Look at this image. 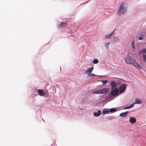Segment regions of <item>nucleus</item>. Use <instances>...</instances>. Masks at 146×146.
Masks as SVG:
<instances>
[{
    "instance_id": "obj_1",
    "label": "nucleus",
    "mask_w": 146,
    "mask_h": 146,
    "mask_svg": "<svg viewBox=\"0 0 146 146\" xmlns=\"http://www.w3.org/2000/svg\"><path fill=\"white\" fill-rule=\"evenodd\" d=\"M127 11L126 8L124 6L123 3L121 4L119 8L117 11V14L120 15L124 14Z\"/></svg>"
},
{
    "instance_id": "obj_2",
    "label": "nucleus",
    "mask_w": 146,
    "mask_h": 146,
    "mask_svg": "<svg viewBox=\"0 0 146 146\" xmlns=\"http://www.w3.org/2000/svg\"><path fill=\"white\" fill-rule=\"evenodd\" d=\"M108 91V89H107L105 88L93 92L92 93L94 94H104L106 93Z\"/></svg>"
},
{
    "instance_id": "obj_3",
    "label": "nucleus",
    "mask_w": 146,
    "mask_h": 146,
    "mask_svg": "<svg viewBox=\"0 0 146 146\" xmlns=\"http://www.w3.org/2000/svg\"><path fill=\"white\" fill-rule=\"evenodd\" d=\"M127 56V58L125 57V60L127 64H131L134 60H133V58L130 56V54H128Z\"/></svg>"
},
{
    "instance_id": "obj_4",
    "label": "nucleus",
    "mask_w": 146,
    "mask_h": 146,
    "mask_svg": "<svg viewBox=\"0 0 146 146\" xmlns=\"http://www.w3.org/2000/svg\"><path fill=\"white\" fill-rule=\"evenodd\" d=\"M118 89L117 88L111 89V96L113 97L117 95L118 92Z\"/></svg>"
},
{
    "instance_id": "obj_5",
    "label": "nucleus",
    "mask_w": 146,
    "mask_h": 146,
    "mask_svg": "<svg viewBox=\"0 0 146 146\" xmlns=\"http://www.w3.org/2000/svg\"><path fill=\"white\" fill-rule=\"evenodd\" d=\"M126 88V86L125 84H121L119 87V91L121 93H122L124 92Z\"/></svg>"
},
{
    "instance_id": "obj_6",
    "label": "nucleus",
    "mask_w": 146,
    "mask_h": 146,
    "mask_svg": "<svg viewBox=\"0 0 146 146\" xmlns=\"http://www.w3.org/2000/svg\"><path fill=\"white\" fill-rule=\"evenodd\" d=\"M93 69V67L88 68L85 71V73L88 74V76H90V73L92 72Z\"/></svg>"
},
{
    "instance_id": "obj_7",
    "label": "nucleus",
    "mask_w": 146,
    "mask_h": 146,
    "mask_svg": "<svg viewBox=\"0 0 146 146\" xmlns=\"http://www.w3.org/2000/svg\"><path fill=\"white\" fill-rule=\"evenodd\" d=\"M131 64H133L134 66L137 67L140 69H141V66L139 65L135 60H134L132 62Z\"/></svg>"
},
{
    "instance_id": "obj_8",
    "label": "nucleus",
    "mask_w": 146,
    "mask_h": 146,
    "mask_svg": "<svg viewBox=\"0 0 146 146\" xmlns=\"http://www.w3.org/2000/svg\"><path fill=\"white\" fill-rule=\"evenodd\" d=\"M110 84L111 86V89H114L116 87L117 84L114 81H111Z\"/></svg>"
},
{
    "instance_id": "obj_9",
    "label": "nucleus",
    "mask_w": 146,
    "mask_h": 146,
    "mask_svg": "<svg viewBox=\"0 0 146 146\" xmlns=\"http://www.w3.org/2000/svg\"><path fill=\"white\" fill-rule=\"evenodd\" d=\"M67 25L66 23L62 22L60 23L59 27L60 28H62L66 26Z\"/></svg>"
},
{
    "instance_id": "obj_10",
    "label": "nucleus",
    "mask_w": 146,
    "mask_h": 146,
    "mask_svg": "<svg viewBox=\"0 0 146 146\" xmlns=\"http://www.w3.org/2000/svg\"><path fill=\"white\" fill-rule=\"evenodd\" d=\"M129 122L132 124L136 122V119L133 117H130L129 120Z\"/></svg>"
},
{
    "instance_id": "obj_11",
    "label": "nucleus",
    "mask_w": 146,
    "mask_h": 146,
    "mask_svg": "<svg viewBox=\"0 0 146 146\" xmlns=\"http://www.w3.org/2000/svg\"><path fill=\"white\" fill-rule=\"evenodd\" d=\"M129 112L126 111L121 113L119 115V116L121 117H124L128 114Z\"/></svg>"
},
{
    "instance_id": "obj_12",
    "label": "nucleus",
    "mask_w": 146,
    "mask_h": 146,
    "mask_svg": "<svg viewBox=\"0 0 146 146\" xmlns=\"http://www.w3.org/2000/svg\"><path fill=\"white\" fill-rule=\"evenodd\" d=\"M101 114V111L100 110H98L97 112H94V115L95 117H98L100 116Z\"/></svg>"
},
{
    "instance_id": "obj_13",
    "label": "nucleus",
    "mask_w": 146,
    "mask_h": 146,
    "mask_svg": "<svg viewBox=\"0 0 146 146\" xmlns=\"http://www.w3.org/2000/svg\"><path fill=\"white\" fill-rule=\"evenodd\" d=\"M38 93L39 94L40 96H43L44 95V92L41 89H39L38 90Z\"/></svg>"
},
{
    "instance_id": "obj_14",
    "label": "nucleus",
    "mask_w": 146,
    "mask_h": 146,
    "mask_svg": "<svg viewBox=\"0 0 146 146\" xmlns=\"http://www.w3.org/2000/svg\"><path fill=\"white\" fill-rule=\"evenodd\" d=\"M114 30L113 31V32L112 33H110V34H109V35H106L105 36V38L106 39L110 38L111 37V36L112 35L113 33L114 34Z\"/></svg>"
},
{
    "instance_id": "obj_15",
    "label": "nucleus",
    "mask_w": 146,
    "mask_h": 146,
    "mask_svg": "<svg viewBox=\"0 0 146 146\" xmlns=\"http://www.w3.org/2000/svg\"><path fill=\"white\" fill-rule=\"evenodd\" d=\"M134 103L131 104L129 106L125 107V108L123 109H127L133 107L134 106Z\"/></svg>"
},
{
    "instance_id": "obj_16",
    "label": "nucleus",
    "mask_w": 146,
    "mask_h": 146,
    "mask_svg": "<svg viewBox=\"0 0 146 146\" xmlns=\"http://www.w3.org/2000/svg\"><path fill=\"white\" fill-rule=\"evenodd\" d=\"M141 103V100L139 99H136L135 102H134V104H140Z\"/></svg>"
},
{
    "instance_id": "obj_17",
    "label": "nucleus",
    "mask_w": 146,
    "mask_h": 146,
    "mask_svg": "<svg viewBox=\"0 0 146 146\" xmlns=\"http://www.w3.org/2000/svg\"><path fill=\"white\" fill-rule=\"evenodd\" d=\"M116 111V109L115 108H111L110 109L109 111V112L111 113H113L115 112Z\"/></svg>"
},
{
    "instance_id": "obj_18",
    "label": "nucleus",
    "mask_w": 146,
    "mask_h": 146,
    "mask_svg": "<svg viewBox=\"0 0 146 146\" xmlns=\"http://www.w3.org/2000/svg\"><path fill=\"white\" fill-rule=\"evenodd\" d=\"M110 43V42H106L105 44V46L106 47L107 49H108L109 48V46Z\"/></svg>"
},
{
    "instance_id": "obj_19",
    "label": "nucleus",
    "mask_w": 146,
    "mask_h": 146,
    "mask_svg": "<svg viewBox=\"0 0 146 146\" xmlns=\"http://www.w3.org/2000/svg\"><path fill=\"white\" fill-rule=\"evenodd\" d=\"M109 111L107 110H103L102 113L103 114H107L109 113Z\"/></svg>"
},
{
    "instance_id": "obj_20",
    "label": "nucleus",
    "mask_w": 146,
    "mask_h": 146,
    "mask_svg": "<svg viewBox=\"0 0 146 146\" xmlns=\"http://www.w3.org/2000/svg\"><path fill=\"white\" fill-rule=\"evenodd\" d=\"M93 62L94 64H96L98 62V61L97 59H95L93 60Z\"/></svg>"
},
{
    "instance_id": "obj_21",
    "label": "nucleus",
    "mask_w": 146,
    "mask_h": 146,
    "mask_svg": "<svg viewBox=\"0 0 146 146\" xmlns=\"http://www.w3.org/2000/svg\"><path fill=\"white\" fill-rule=\"evenodd\" d=\"M143 60L146 63V55L144 54L143 55Z\"/></svg>"
},
{
    "instance_id": "obj_22",
    "label": "nucleus",
    "mask_w": 146,
    "mask_h": 146,
    "mask_svg": "<svg viewBox=\"0 0 146 146\" xmlns=\"http://www.w3.org/2000/svg\"><path fill=\"white\" fill-rule=\"evenodd\" d=\"M141 52L142 53H146V48L141 50Z\"/></svg>"
},
{
    "instance_id": "obj_23",
    "label": "nucleus",
    "mask_w": 146,
    "mask_h": 146,
    "mask_svg": "<svg viewBox=\"0 0 146 146\" xmlns=\"http://www.w3.org/2000/svg\"><path fill=\"white\" fill-rule=\"evenodd\" d=\"M141 36H139V39L140 40H142L143 38V35H140Z\"/></svg>"
},
{
    "instance_id": "obj_24",
    "label": "nucleus",
    "mask_w": 146,
    "mask_h": 146,
    "mask_svg": "<svg viewBox=\"0 0 146 146\" xmlns=\"http://www.w3.org/2000/svg\"><path fill=\"white\" fill-rule=\"evenodd\" d=\"M102 82H103V83L105 84H106V83H107L108 81L107 80H102Z\"/></svg>"
},
{
    "instance_id": "obj_25",
    "label": "nucleus",
    "mask_w": 146,
    "mask_h": 146,
    "mask_svg": "<svg viewBox=\"0 0 146 146\" xmlns=\"http://www.w3.org/2000/svg\"><path fill=\"white\" fill-rule=\"evenodd\" d=\"M132 47L133 49H134L135 48L134 45V42H132Z\"/></svg>"
},
{
    "instance_id": "obj_26",
    "label": "nucleus",
    "mask_w": 146,
    "mask_h": 146,
    "mask_svg": "<svg viewBox=\"0 0 146 146\" xmlns=\"http://www.w3.org/2000/svg\"><path fill=\"white\" fill-rule=\"evenodd\" d=\"M90 76H91V77H95L97 76L96 75L94 74H90Z\"/></svg>"
}]
</instances>
